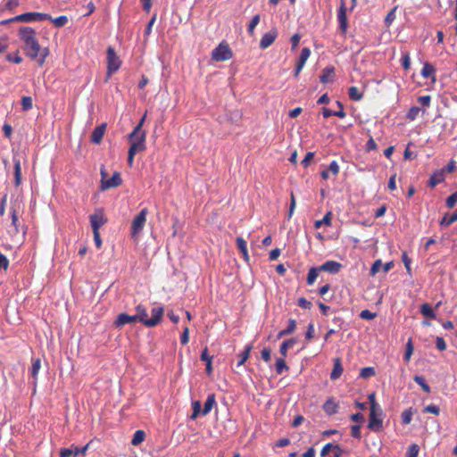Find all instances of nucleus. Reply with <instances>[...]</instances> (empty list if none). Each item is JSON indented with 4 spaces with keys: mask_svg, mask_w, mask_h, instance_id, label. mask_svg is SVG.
<instances>
[{
    "mask_svg": "<svg viewBox=\"0 0 457 457\" xmlns=\"http://www.w3.org/2000/svg\"><path fill=\"white\" fill-rule=\"evenodd\" d=\"M36 30L30 27H21L18 36L22 41V49L26 56L36 60L38 66H43L50 51L48 47H41L37 37Z\"/></svg>",
    "mask_w": 457,
    "mask_h": 457,
    "instance_id": "nucleus-1",
    "label": "nucleus"
},
{
    "mask_svg": "<svg viewBox=\"0 0 457 457\" xmlns=\"http://www.w3.org/2000/svg\"><path fill=\"white\" fill-rule=\"evenodd\" d=\"M46 19H51V15H49L48 13L31 12L16 15L13 18L3 21L1 23L7 24L12 21L32 22L46 21Z\"/></svg>",
    "mask_w": 457,
    "mask_h": 457,
    "instance_id": "nucleus-2",
    "label": "nucleus"
},
{
    "mask_svg": "<svg viewBox=\"0 0 457 457\" xmlns=\"http://www.w3.org/2000/svg\"><path fill=\"white\" fill-rule=\"evenodd\" d=\"M148 211L146 208L142 209L133 219L131 223V237L137 239V236L143 230L145 222Z\"/></svg>",
    "mask_w": 457,
    "mask_h": 457,
    "instance_id": "nucleus-3",
    "label": "nucleus"
},
{
    "mask_svg": "<svg viewBox=\"0 0 457 457\" xmlns=\"http://www.w3.org/2000/svg\"><path fill=\"white\" fill-rule=\"evenodd\" d=\"M233 54L225 41L220 42L212 52V59L216 62H224L232 58Z\"/></svg>",
    "mask_w": 457,
    "mask_h": 457,
    "instance_id": "nucleus-4",
    "label": "nucleus"
},
{
    "mask_svg": "<svg viewBox=\"0 0 457 457\" xmlns=\"http://www.w3.org/2000/svg\"><path fill=\"white\" fill-rule=\"evenodd\" d=\"M107 77H111L115 73L120 67L121 61L116 54L115 50L112 46L107 48Z\"/></svg>",
    "mask_w": 457,
    "mask_h": 457,
    "instance_id": "nucleus-5",
    "label": "nucleus"
},
{
    "mask_svg": "<svg viewBox=\"0 0 457 457\" xmlns=\"http://www.w3.org/2000/svg\"><path fill=\"white\" fill-rule=\"evenodd\" d=\"M368 428L374 432H379L382 430L383 420L381 415H379L378 409L370 410Z\"/></svg>",
    "mask_w": 457,
    "mask_h": 457,
    "instance_id": "nucleus-6",
    "label": "nucleus"
},
{
    "mask_svg": "<svg viewBox=\"0 0 457 457\" xmlns=\"http://www.w3.org/2000/svg\"><path fill=\"white\" fill-rule=\"evenodd\" d=\"M89 221L93 231H99V228L107 222V218L104 215L103 209H96L89 216Z\"/></svg>",
    "mask_w": 457,
    "mask_h": 457,
    "instance_id": "nucleus-7",
    "label": "nucleus"
},
{
    "mask_svg": "<svg viewBox=\"0 0 457 457\" xmlns=\"http://www.w3.org/2000/svg\"><path fill=\"white\" fill-rule=\"evenodd\" d=\"M337 21L339 24V29L343 35H345L348 29V21L346 17V7L343 0H341V4L337 11Z\"/></svg>",
    "mask_w": 457,
    "mask_h": 457,
    "instance_id": "nucleus-8",
    "label": "nucleus"
},
{
    "mask_svg": "<svg viewBox=\"0 0 457 457\" xmlns=\"http://www.w3.org/2000/svg\"><path fill=\"white\" fill-rule=\"evenodd\" d=\"M164 309L162 306L154 307L151 310L152 317L145 320V326L147 328L155 327L162 320L163 316Z\"/></svg>",
    "mask_w": 457,
    "mask_h": 457,
    "instance_id": "nucleus-9",
    "label": "nucleus"
},
{
    "mask_svg": "<svg viewBox=\"0 0 457 457\" xmlns=\"http://www.w3.org/2000/svg\"><path fill=\"white\" fill-rule=\"evenodd\" d=\"M122 183V179L120 172L115 171L110 179L102 181L100 186L101 190L104 191L110 188L117 187Z\"/></svg>",
    "mask_w": 457,
    "mask_h": 457,
    "instance_id": "nucleus-10",
    "label": "nucleus"
},
{
    "mask_svg": "<svg viewBox=\"0 0 457 457\" xmlns=\"http://www.w3.org/2000/svg\"><path fill=\"white\" fill-rule=\"evenodd\" d=\"M278 37V31L276 29H271L270 31L265 33L260 40V48L266 49L271 46Z\"/></svg>",
    "mask_w": 457,
    "mask_h": 457,
    "instance_id": "nucleus-11",
    "label": "nucleus"
},
{
    "mask_svg": "<svg viewBox=\"0 0 457 457\" xmlns=\"http://www.w3.org/2000/svg\"><path fill=\"white\" fill-rule=\"evenodd\" d=\"M310 55H311V50L308 47H303L301 50L300 56L296 62L295 72H294L295 77H298L299 73L304 67L305 62L308 60V58L310 57Z\"/></svg>",
    "mask_w": 457,
    "mask_h": 457,
    "instance_id": "nucleus-12",
    "label": "nucleus"
},
{
    "mask_svg": "<svg viewBox=\"0 0 457 457\" xmlns=\"http://www.w3.org/2000/svg\"><path fill=\"white\" fill-rule=\"evenodd\" d=\"M145 132H142L138 137H134L133 139H129L130 142V145L138 153L145 150Z\"/></svg>",
    "mask_w": 457,
    "mask_h": 457,
    "instance_id": "nucleus-13",
    "label": "nucleus"
},
{
    "mask_svg": "<svg viewBox=\"0 0 457 457\" xmlns=\"http://www.w3.org/2000/svg\"><path fill=\"white\" fill-rule=\"evenodd\" d=\"M445 169L436 170L430 176L428 186L431 188L445 181Z\"/></svg>",
    "mask_w": 457,
    "mask_h": 457,
    "instance_id": "nucleus-14",
    "label": "nucleus"
},
{
    "mask_svg": "<svg viewBox=\"0 0 457 457\" xmlns=\"http://www.w3.org/2000/svg\"><path fill=\"white\" fill-rule=\"evenodd\" d=\"M319 267L321 271H327L331 274H337L340 271L342 264L337 261H327Z\"/></svg>",
    "mask_w": 457,
    "mask_h": 457,
    "instance_id": "nucleus-15",
    "label": "nucleus"
},
{
    "mask_svg": "<svg viewBox=\"0 0 457 457\" xmlns=\"http://www.w3.org/2000/svg\"><path fill=\"white\" fill-rule=\"evenodd\" d=\"M106 130V123H102L92 131L90 140L94 144H100Z\"/></svg>",
    "mask_w": 457,
    "mask_h": 457,
    "instance_id": "nucleus-16",
    "label": "nucleus"
},
{
    "mask_svg": "<svg viewBox=\"0 0 457 457\" xmlns=\"http://www.w3.org/2000/svg\"><path fill=\"white\" fill-rule=\"evenodd\" d=\"M337 105L341 108V111H331L328 108L323 107L322 108V115L325 119L329 118L330 116H337L338 118H345L346 113L344 111V106L340 101L336 102Z\"/></svg>",
    "mask_w": 457,
    "mask_h": 457,
    "instance_id": "nucleus-17",
    "label": "nucleus"
},
{
    "mask_svg": "<svg viewBox=\"0 0 457 457\" xmlns=\"http://www.w3.org/2000/svg\"><path fill=\"white\" fill-rule=\"evenodd\" d=\"M136 321H137V318L135 315H129L127 313H120L114 321V325H115V327L120 328L126 324L134 323Z\"/></svg>",
    "mask_w": 457,
    "mask_h": 457,
    "instance_id": "nucleus-18",
    "label": "nucleus"
},
{
    "mask_svg": "<svg viewBox=\"0 0 457 457\" xmlns=\"http://www.w3.org/2000/svg\"><path fill=\"white\" fill-rule=\"evenodd\" d=\"M335 75V68L332 65L326 66L320 76V81L322 84H327L333 80V77Z\"/></svg>",
    "mask_w": 457,
    "mask_h": 457,
    "instance_id": "nucleus-19",
    "label": "nucleus"
},
{
    "mask_svg": "<svg viewBox=\"0 0 457 457\" xmlns=\"http://www.w3.org/2000/svg\"><path fill=\"white\" fill-rule=\"evenodd\" d=\"M338 408V403L332 397L328 398L323 404V411L328 415H333L337 413Z\"/></svg>",
    "mask_w": 457,
    "mask_h": 457,
    "instance_id": "nucleus-20",
    "label": "nucleus"
},
{
    "mask_svg": "<svg viewBox=\"0 0 457 457\" xmlns=\"http://www.w3.org/2000/svg\"><path fill=\"white\" fill-rule=\"evenodd\" d=\"M344 371L340 358L334 360L333 370L330 373V379L337 380L339 378Z\"/></svg>",
    "mask_w": 457,
    "mask_h": 457,
    "instance_id": "nucleus-21",
    "label": "nucleus"
},
{
    "mask_svg": "<svg viewBox=\"0 0 457 457\" xmlns=\"http://www.w3.org/2000/svg\"><path fill=\"white\" fill-rule=\"evenodd\" d=\"M13 168H14V185L19 187L21 183V166L19 158L13 157Z\"/></svg>",
    "mask_w": 457,
    "mask_h": 457,
    "instance_id": "nucleus-22",
    "label": "nucleus"
},
{
    "mask_svg": "<svg viewBox=\"0 0 457 457\" xmlns=\"http://www.w3.org/2000/svg\"><path fill=\"white\" fill-rule=\"evenodd\" d=\"M435 73H436V69L432 64H430L429 62H425L423 64V67L420 71V74L423 78H425V79L432 78V80L435 81L436 80Z\"/></svg>",
    "mask_w": 457,
    "mask_h": 457,
    "instance_id": "nucleus-23",
    "label": "nucleus"
},
{
    "mask_svg": "<svg viewBox=\"0 0 457 457\" xmlns=\"http://www.w3.org/2000/svg\"><path fill=\"white\" fill-rule=\"evenodd\" d=\"M236 242H237V246L238 250L240 251V253H242L244 260L248 262L249 254H248V251H247L246 241L243 237H237L236 239Z\"/></svg>",
    "mask_w": 457,
    "mask_h": 457,
    "instance_id": "nucleus-24",
    "label": "nucleus"
},
{
    "mask_svg": "<svg viewBox=\"0 0 457 457\" xmlns=\"http://www.w3.org/2000/svg\"><path fill=\"white\" fill-rule=\"evenodd\" d=\"M137 314L135 315L137 318V320L141 322L143 325H145V320H148V314L146 308L142 305L138 304L136 307Z\"/></svg>",
    "mask_w": 457,
    "mask_h": 457,
    "instance_id": "nucleus-25",
    "label": "nucleus"
},
{
    "mask_svg": "<svg viewBox=\"0 0 457 457\" xmlns=\"http://www.w3.org/2000/svg\"><path fill=\"white\" fill-rule=\"evenodd\" d=\"M215 404H216L215 395L214 394H210L207 396V399H206V401L204 403V406L203 411H202V415L203 416L207 415L212 411V409L213 408V406Z\"/></svg>",
    "mask_w": 457,
    "mask_h": 457,
    "instance_id": "nucleus-26",
    "label": "nucleus"
},
{
    "mask_svg": "<svg viewBox=\"0 0 457 457\" xmlns=\"http://www.w3.org/2000/svg\"><path fill=\"white\" fill-rule=\"evenodd\" d=\"M457 221V209L452 213L448 214L446 213L442 220H440V226L441 227H449L451 224Z\"/></svg>",
    "mask_w": 457,
    "mask_h": 457,
    "instance_id": "nucleus-27",
    "label": "nucleus"
},
{
    "mask_svg": "<svg viewBox=\"0 0 457 457\" xmlns=\"http://www.w3.org/2000/svg\"><path fill=\"white\" fill-rule=\"evenodd\" d=\"M420 313L424 317L431 320H436V318L434 309L428 303H425L420 306Z\"/></svg>",
    "mask_w": 457,
    "mask_h": 457,
    "instance_id": "nucleus-28",
    "label": "nucleus"
},
{
    "mask_svg": "<svg viewBox=\"0 0 457 457\" xmlns=\"http://www.w3.org/2000/svg\"><path fill=\"white\" fill-rule=\"evenodd\" d=\"M296 343V340L295 338H290L287 340H285L280 347H279V353L280 354L285 358L287 355V350L291 348Z\"/></svg>",
    "mask_w": 457,
    "mask_h": 457,
    "instance_id": "nucleus-29",
    "label": "nucleus"
},
{
    "mask_svg": "<svg viewBox=\"0 0 457 457\" xmlns=\"http://www.w3.org/2000/svg\"><path fill=\"white\" fill-rule=\"evenodd\" d=\"M413 380L419 385L421 386V388L426 392V393H430L431 392V389H430V386L426 382V379L423 376L421 375H415L414 378H413Z\"/></svg>",
    "mask_w": 457,
    "mask_h": 457,
    "instance_id": "nucleus-30",
    "label": "nucleus"
},
{
    "mask_svg": "<svg viewBox=\"0 0 457 457\" xmlns=\"http://www.w3.org/2000/svg\"><path fill=\"white\" fill-rule=\"evenodd\" d=\"M331 217H332V212H328L321 220L315 221L314 227L316 228H319L322 225L330 226L331 225Z\"/></svg>",
    "mask_w": 457,
    "mask_h": 457,
    "instance_id": "nucleus-31",
    "label": "nucleus"
},
{
    "mask_svg": "<svg viewBox=\"0 0 457 457\" xmlns=\"http://www.w3.org/2000/svg\"><path fill=\"white\" fill-rule=\"evenodd\" d=\"M319 271H321L320 270V267H312L309 270V272L307 275V279H306L308 285H312L315 282V280L319 275Z\"/></svg>",
    "mask_w": 457,
    "mask_h": 457,
    "instance_id": "nucleus-32",
    "label": "nucleus"
},
{
    "mask_svg": "<svg viewBox=\"0 0 457 457\" xmlns=\"http://www.w3.org/2000/svg\"><path fill=\"white\" fill-rule=\"evenodd\" d=\"M252 349H253V345H245V350L240 354V359H239V361H238V362L237 364V367L243 365L246 361V360L250 356V353H251Z\"/></svg>",
    "mask_w": 457,
    "mask_h": 457,
    "instance_id": "nucleus-33",
    "label": "nucleus"
},
{
    "mask_svg": "<svg viewBox=\"0 0 457 457\" xmlns=\"http://www.w3.org/2000/svg\"><path fill=\"white\" fill-rule=\"evenodd\" d=\"M348 96H349V98L353 101H360L363 97V94L361 93L360 90L358 89V87H351L348 89Z\"/></svg>",
    "mask_w": 457,
    "mask_h": 457,
    "instance_id": "nucleus-34",
    "label": "nucleus"
},
{
    "mask_svg": "<svg viewBox=\"0 0 457 457\" xmlns=\"http://www.w3.org/2000/svg\"><path fill=\"white\" fill-rule=\"evenodd\" d=\"M41 368V361L40 359H32V365H31V376L32 378L37 380L38 372Z\"/></svg>",
    "mask_w": 457,
    "mask_h": 457,
    "instance_id": "nucleus-35",
    "label": "nucleus"
},
{
    "mask_svg": "<svg viewBox=\"0 0 457 457\" xmlns=\"http://www.w3.org/2000/svg\"><path fill=\"white\" fill-rule=\"evenodd\" d=\"M275 367L276 372L278 374H282L284 371H287L289 370V367L287 365L284 357L277 359Z\"/></svg>",
    "mask_w": 457,
    "mask_h": 457,
    "instance_id": "nucleus-36",
    "label": "nucleus"
},
{
    "mask_svg": "<svg viewBox=\"0 0 457 457\" xmlns=\"http://www.w3.org/2000/svg\"><path fill=\"white\" fill-rule=\"evenodd\" d=\"M48 21H52L55 27L62 28L64 27L68 23V17L65 15H61L56 18L47 19Z\"/></svg>",
    "mask_w": 457,
    "mask_h": 457,
    "instance_id": "nucleus-37",
    "label": "nucleus"
},
{
    "mask_svg": "<svg viewBox=\"0 0 457 457\" xmlns=\"http://www.w3.org/2000/svg\"><path fill=\"white\" fill-rule=\"evenodd\" d=\"M193 412L190 416L191 420H195L200 414L202 415V405L200 401H194L192 403Z\"/></svg>",
    "mask_w": 457,
    "mask_h": 457,
    "instance_id": "nucleus-38",
    "label": "nucleus"
},
{
    "mask_svg": "<svg viewBox=\"0 0 457 457\" xmlns=\"http://www.w3.org/2000/svg\"><path fill=\"white\" fill-rule=\"evenodd\" d=\"M145 433L143 430H137L134 433L133 438L131 440V444L133 445H137L145 440Z\"/></svg>",
    "mask_w": 457,
    "mask_h": 457,
    "instance_id": "nucleus-39",
    "label": "nucleus"
},
{
    "mask_svg": "<svg viewBox=\"0 0 457 457\" xmlns=\"http://www.w3.org/2000/svg\"><path fill=\"white\" fill-rule=\"evenodd\" d=\"M412 415L413 413L411 408L403 411L401 414L402 423L403 425L410 424L412 420Z\"/></svg>",
    "mask_w": 457,
    "mask_h": 457,
    "instance_id": "nucleus-40",
    "label": "nucleus"
},
{
    "mask_svg": "<svg viewBox=\"0 0 457 457\" xmlns=\"http://www.w3.org/2000/svg\"><path fill=\"white\" fill-rule=\"evenodd\" d=\"M259 22H260V15L256 14L252 18V20L248 25L247 31H248L249 35H251V36L253 35L254 29L258 25Z\"/></svg>",
    "mask_w": 457,
    "mask_h": 457,
    "instance_id": "nucleus-41",
    "label": "nucleus"
},
{
    "mask_svg": "<svg viewBox=\"0 0 457 457\" xmlns=\"http://www.w3.org/2000/svg\"><path fill=\"white\" fill-rule=\"evenodd\" d=\"M334 328L337 330L343 329L345 325V320L341 316L335 315L332 319Z\"/></svg>",
    "mask_w": 457,
    "mask_h": 457,
    "instance_id": "nucleus-42",
    "label": "nucleus"
},
{
    "mask_svg": "<svg viewBox=\"0 0 457 457\" xmlns=\"http://www.w3.org/2000/svg\"><path fill=\"white\" fill-rule=\"evenodd\" d=\"M33 107L32 98L30 96H23L21 98V108L22 111L28 112Z\"/></svg>",
    "mask_w": 457,
    "mask_h": 457,
    "instance_id": "nucleus-43",
    "label": "nucleus"
},
{
    "mask_svg": "<svg viewBox=\"0 0 457 457\" xmlns=\"http://www.w3.org/2000/svg\"><path fill=\"white\" fill-rule=\"evenodd\" d=\"M420 446L417 444H412L408 447L406 457H418Z\"/></svg>",
    "mask_w": 457,
    "mask_h": 457,
    "instance_id": "nucleus-44",
    "label": "nucleus"
},
{
    "mask_svg": "<svg viewBox=\"0 0 457 457\" xmlns=\"http://www.w3.org/2000/svg\"><path fill=\"white\" fill-rule=\"evenodd\" d=\"M375 375V370L373 367H365L361 370L360 377L362 378H369Z\"/></svg>",
    "mask_w": 457,
    "mask_h": 457,
    "instance_id": "nucleus-45",
    "label": "nucleus"
},
{
    "mask_svg": "<svg viewBox=\"0 0 457 457\" xmlns=\"http://www.w3.org/2000/svg\"><path fill=\"white\" fill-rule=\"evenodd\" d=\"M420 112V107L412 106L409 109L406 117L411 120H414L418 117Z\"/></svg>",
    "mask_w": 457,
    "mask_h": 457,
    "instance_id": "nucleus-46",
    "label": "nucleus"
},
{
    "mask_svg": "<svg viewBox=\"0 0 457 457\" xmlns=\"http://www.w3.org/2000/svg\"><path fill=\"white\" fill-rule=\"evenodd\" d=\"M412 353H413V345H412L411 339H409L406 344V350H405V353L403 356V359L405 361H410Z\"/></svg>",
    "mask_w": 457,
    "mask_h": 457,
    "instance_id": "nucleus-47",
    "label": "nucleus"
},
{
    "mask_svg": "<svg viewBox=\"0 0 457 457\" xmlns=\"http://www.w3.org/2000/svg\"><path fill=\"white\" fill-rule=\"evenodd\" d=\"M381 267H382V261L380 259L376 260L370 268V275L372 277L375 276L380 270Z\"/></svg>",
    "mask_w": 457,
    "mask_h": 457,
    "instance_id": "nucleus-48",
    "label": "nucleus"
},
{
    "mask_svg": "<svg viewBox=\"0 0 457 457\" xmlns=\"http://www.w3.org/2000/svg\"><path fill=\"white\" fill-rule=\"evenodd\" d=\"M401 63L405 71H408L411 68V57L409 53H405L403 54L401 58Z\"/></svg>",
    "mask_w": 457,
    "mask_h": 457,
    "instance_id": "nucleus-49",
    "label": "nucleus"
},
{
    "mask_svg": "<svg viewBox=\"0 0 457 457\" xmlns=\"http://www.w3.org/2000/svg\"><path fill=\"white\" fill-rule=\"evenodd\" d=\"M6 60L10 62L13 63H21L22 62V58L19 54V51H16L15 54H8L6 55Z\"/></svg>",
    "mask_w": 457,
    "mask_h": 457,
    "instance_id": "nucleus-50",
    "label": "nucleus"
},
{
    "mask_svg": "<svg viewBox=\"0 0 457 457\" xmlns=\"http://www.w3.org/2000/svg\"><path fill=\"white\" fill-rule=\"evenodd\" d=\"M456 203H457V191L453 193L451 195H449L446 198L445 204L449 209H451V208L454 207Z\"/></svg>",
    "mask_w": 457,
    "mask_h": 457,
    "instance_id": "nucleus-51",
    "label": "nucleus"
},
{
    "mask_svg": "<svg viewBox=\"0 0 457 457\" xmlns=\"http://www.w3.org/2000/svg\"><path fill=\"white\" fill-rule=\"evenodd\" d=\"M360 318L362 319V320H373L377 314L375 312H371L370 310H362L361 312H360Z\"/></svg>",
    "mask_w": 457,
    "mask_h": 457,
    "instance_id": "nucleus-52",
    "label": "nucleus"
},
{
    "mask_svg": "<svg viewBox=\"0 0 457 457\" xmlns=\"http://www.w3.org/2000/svg\"><path fill=\"white\" fill-rule=\"evenodd\" d=\"M368 398H369V401L370 403V410L378 409L379 415H382V410L376 402L375 394L372 393V394L369 395Z\"/></svg>",
    "mask_w": 457,
    "mask_h": 457,
    "instance_id": "nucleus-53",
    "label": "nucleus"
},
{
    "mask_svg": "<svg viewBox=\"0 0 457 457\" xmlns=\"http://www.w3.org/2000/svg\"><path fill=\"white\" fill-rule=\"evenodd\" d=\"M297 304L299 307L306 310H310L312 306V303L304 297H300L298 299Z\"/></svg>",
    "mask_w": 457,
    "mask_h": 457,
    "instance_id": "nucleus-54",
    "label": "nucleus"
},
{
    "mask_svg": "<svg viewBox=\"0 0 457 457\" xmlns=\"http://www.w3.org/2000/svg\"><path fill=\"white\" fill-rule=\"evenodd\" d=\"M424 412L438 415L440 412V408L437 405L429 404L425 407Z\"/></svg>",
    "mask_w": 457,
    "mask_h": 457,
    "instance_id": "nucleus-55",
    "label": "nucleus"
},
{
    "mask_svg": "<svg viewBox=\"0 0 457 457\" xmlns=\"http://www.w3.org/2000/svg\"><path fill=\"white\" fill-rule=\"evenodd\" d=\"M142 132H145L144 130H142V126L141 124H137L134 129L132 130V132L129 135L128 138L129 139H133L134 137H138V136L142 133Z\"/></svg>",
    "mask_w": 457,
    "mask_h": 457,
    "instance_id": "nucleus-56",
    "label": "nucleus"
},
{
    "mask_svg": "<svg viewBox=\"0 0 457 457\" xmlns=\"http://www.w3.org/2000/svg\"><path fill=\"white\" fill-rule=\"evenodd\" d=\"M351 436L354 438L360 439L361 438V427L360 425H353L351 427Z\"/></svg>",
    "mask_w": 457,
    "mask_h": 457,
    "instance_id": "nucleus-57",
    "label": "nucleus"
},
{
    "mask_svg": "<svg viewBox=\"0 0 457 457\" xmlns=\"http://www.w3.org/2000/svg\"><path fill=\"white\" fill-rule=\"evenodd\" d=\"M189 341V328L185 327L183 332L180 336V343L182 345H187Z\"/></svg>",
    "mask_w": 457,
    "mask_h": 457,
    "instance_id": "nucleus-58",
    "label": "nucleus"
},
{
    "mask_svg": "<svg viewBox=\"0 0 457 457\" xmlns=\"http://www.w3.org/2000/svg\"><path fill=\"white\" fill-rule=\"evenodd\" d=\"M436 346L439 351H445L446 349V343L445 339L441 337H436Z\"/></svg>",
    "mask_w": 457,
    "mask_h": 457,
    "instance_id": "nucleus-59",
    "label": "nucleus"
},
{
    "mask_svg": "<svg viewBox=\"0 0 457 457\" xmlns=\"http://www.w3.org/2000/svg\"><path fill=\"white\" fill-rule=\"evenodd\" d=\"M271 351L270 348H263L261 352V355H262V359L265 361V362H269L270 361V359H271Z\"/></svg>",
    "mask_w": 457,
    "mask_h": 457,
    "instance_id": "nucleus-60",
    "label": "nucleus"
},
{
    "mask_svg": "<svg viewBox=\"0 0 457 457\" xmlns=\"http://www.w3.org/2000/svg\"><path fill=\"white\" fill-rule=\"evenodd\" d=\"M313 156H314L313 152H308L306 154L305 157L301 162L302 165L305 168L308 167L310 165L312 160L313 159Z\"/></svg>",
    "mask_w": 457,
    "mask_h": 457,
    "instance_id": "nucleus-61",
    "label": "nucleus"
},
{
    "mask_svg": "<svg viewBox=\"0 0 457 457\" xmlns=\"http://www.w3.org/2000/svg\"><path fill=\"white\" fill-rule=\"evenodd\" d=\"M418 102L424 107H428L431 102L430 96H422L418 98Z\"/></svg>",
    "mask_w": 457,
    "mask_h": 457,
    "instance_id": "nucleus-62",
    "label": "nucleus"
},
{
    "mask_svg": "<svg viewBox=\"0 0 457 457\" xmlns=\"http://www.w3.org/2000/svg\"><path fill=\"white\" fill-rule=\"evenodd\" d=\"M328 171H331L333 175L337 176L339 172V165L337 161H332L328 169Z\"/></svg>",
    "mask_w": 457,
    "mask_h": 457,
    "instance_id": "nucleus-63",
    "label": "nucleus"
},
{
    "mask_svg": "<svg viewBox=\"0 0 457 457\" xmlns=\"http://www.w3.org/2000/svg\"><path fill=\"white\" fill-rule=\"evenodd\" d=\"M60 457H74L72 448H63L61 450Z\"/></svg>",
    "mask_w": 457,
    "mask_h": 457,
    "instance_id": "nucleus-64",
    "label": "nucleus"
}]
</instances>
